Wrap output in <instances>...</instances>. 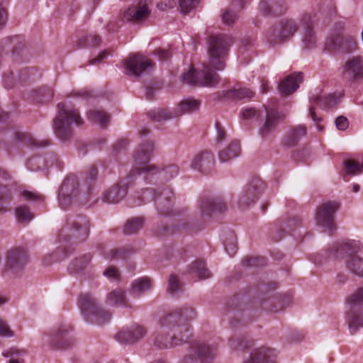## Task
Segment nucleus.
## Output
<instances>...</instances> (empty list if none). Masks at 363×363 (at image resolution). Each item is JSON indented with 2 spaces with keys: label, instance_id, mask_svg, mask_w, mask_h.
<instances>
[{
  "label": "nucleus",
  "instance_id": "nucleus-42",
  "mask_svg": "<svg viewBox=\"0 0 363 363\" xmlns=\"http://www.w3.org/2000/svg\"><path fill=\"white\" fill-rule=\"evenodd\" d=\"M40 74L33 68H24L18 74V81L21 84L33 82L40 77Z\"/></svg>",
  "mask_w": 363,
  "mask_h": 363
},
{
  "label": "nucleus",
  "instance_id": "nucleus-31",
  "mask_svg": "<svg viewBox=\"0 0 363 363\" xmlns=\"http://www.w3.org/2000/svg\"><path fill=\"white\" fill-rule=\"evenodd\" d=\"M150 13L146 4L142 6L129 7L121 15V19L123 22L138 21L146 18Z\"/></svg>",
  "mask_w": 363,
  "mask_h": 363
},
{
  "label": "nucleus",
  "instance_id": "nucleus-57",
  "mask_svg": "<svg viewBox=\"0 0 363 363\" xmlns=\"http://www.w3.org/2000/svg\"><path fill=\"white\" fill-rule=\"evenodd\" d=\"M23 139H27L26 143H27L29 145L36 147H43L49 145V140L48 139H44L42 140H37V138H23Z\"/></svg>",
  "mask_w": 363,
  "mask_h": 363
},
{
  "label": "nucleus",
  "instance_id": "nucleus-39",
  "mask_svg": "<svg viewBox=\"0 0 363 363\" xmlns=\"http://www.w3.org/2000/svg\"><path fill=\"white\" fill-rule=\"evenodd\" d=\"M87 118L91 123H98L101 126H106L110 117L103 111L91 110L87 113Z\"/></svg>",
  "mask_w": 363,
  "mask_h": 363
},
{
  "label": "nucleus",
  "instance_id": "nucleus-7",
  "mask_svg": "<svg viewBox=\"0 0 363 363\" xmlns=\"http://www.w3.org/2000/svg\"><path fill=\"white\" fill-rule=\"evenodd\" d=\"M298 23L293 19L284 18L269 28L265 33L267 42L272 45L289 40L298 30Z\"/></svg>",
  "mask_w": 363,
  "mask_h": 363
},
{
  "label": "nucleus",
  "instance_id": "nucleus-24",
  "mask_svg": "<svg viewBox=\"0 0 363 363\" xmlns=\"http://www.w3.org/2000/svg\"><path fill=\"white\" fill-rule=\"evenodd\" d=\"M303 80V74L301 72H294L287 76L279 84V91L283 96H287L295 92L299 87V84Z\"/></svg>",
  "mask_w": 363,
  "mask_h": 363
},
{
  "label": "nucleus",
  "instance_id": "nucleus-54",
  "mask_svg": "<svg viewBox=\"0 0 363 363\" xmlns=\"http://www.w3.org/2000/svg\"><path fill=\"white\" fill-rule=\"evenodd\" d=\"M242 117L244 119L250 120L254 118H261V113L255 108H244L242 111Z\"/></svg>",
  "mask_w": 363,
  "mask_h": 363
},
{
  "label": "nucleus",
  "instance_id": "nucleus-29",
  "mask_svg": "<svg viewBox=\"0 0 363 363\" xmlns=\"http://www.w3.org/2000/svg\"><path fill=\"white\" fill-rule=\"evenodd\" d=\"M260 9L266 16H279L283 14L286 7L282 0H262Z\"/></svg>",
  "mask_w": 363,
  "mask_h": 363
},
{
  "label": "nucleus",
  "instance_id": "nucleus-52",
  "mask_svg": "<svg viewBox=\"0 0 363 363\" xmlns=\"http://www.w3.org/2000/svg\"><path fill=\"white\" fill-rule=\"evenodd\" d=\"M225 250L226 252L233 257L237 252V245L235 243V238L233 233H230V238L229 242H224Z\"/></svg>",
  "mask_w": 363,
  "mask_h": 363
},
{
  "label": "nucleus",
  "instance_id": "nucleus-48",
  "mask_svg": "<svg viewBox=\"0 0 363 363\" xmlns=\"http://www.w3.org/2000/svg\"><path fill=\"white\" fill-rule=\"evenodd\" d=\"M344 167L347 174H357L362 172L361 165L352 160H345L344 162Z\"/></svg>",
  "mask_w": 363,
  "mask_h": 363
},
{
  "label": "nucleus",
  "instance_id": "nucleus-15",
  "mask_svg": "<svg viewBox=\"0 0 363 363\" xmlns=\"http://www.w3.org/2000/svg\"><path fill=\"white\" fill-rule=\"evenodd\" d=\"M79 194V182L74 175L67 177L63 182L58 196L59 205L65 209Z\"/></svg>",
  "mask_w": 363,
  "mask_h": 363
},
{
  "label": "nucleus",
  "instance_id": "nucleus-33",
  "mask_svg": "<svg viewBox=\"0 0 363 363\" xmlns=\"http://www.w3.org/2000/svg\"><path fill=\"white\" fill-rule=\"evenodd\" d=\"M289 302V299L283 296H273L262 303V307L266 310L277 312L282 310L286 304Z\"/></svg>",
  "mask_w": 363,
  "mask_h": 363
},
{
  "label": "nucleus",
  "instance_id": "nucleus-37",
  "mask_svg": "<svg viewBox=\"0 0 363 363\" xmlns=\"http://www.w3.org/2000/svg\"><path fill=\"white\" fill-rule=\"evenodd\" d=\"M152 286V281L148 277H142L135 280L132 284V291L133 295L139 296L146 291L150 290Z\"/></svg>",
  "mask_w": 363,
  "mask_h": 363
},
{
  "label": "nucleus",
  "instance_id": "nucleus-17",
  "mask_svg": "<svg viewBox=\"0 0 363 363\" xmlns=\"http://www.w3.org/2000/svg\"><path fill=\"white\" fill-rule=\"evenodd\" d=\"M138 174L137 172H134L127 177L121 179L117 184L106 191L103 196L104 201L108 203H118L122 200L127 194V190L133 184L134 177Z\"/></svg>",
  "mask_w": 363,
  "mask_h": 363
},
{
  "label": "nucleus",
  "instance_id": "nucleus-59",
  "mask_svg": "<svg viewBox=\"0 0 363 363\" xmlns=\"http://www.w3.org/2000/svg\"><path fill=\"white\" fill-rule=\"evenodd\" d=\"M0 336L3 337H11L13 336V332L10 330L6 323L0 318Z\"/></svg>",
  "mask_w": 363,
  "mask_h": 363
},
{
  "label": "nucleus",
  "instance_id": "nucleus-50",
  "mask_svg": "<svg viewBox=\"0 0 363 363\" xmlns=\"http://www.w3.org/2000/svg\"><path fill=\"white\" fill-rule=\"evenodd\" d=\"M237 19V13L230 9H225L222 14V21L225 25L231 26Z\"/></svg>",
  "mask_w": 363,
  "mask_h": 363
},
{
  "label": "nucleus",
  "instance_id": "nucleus-34",
  "mask_svg": "<svg viewBox=\"0 0 363 363\" xmlns=\"http://www.w3.org/2000/svg\"><path fill=\"white\" fill-rule=\"evenodd\" d=\"M101 43L102 39L99 35L90 33L80 38L77 41V46L79 48H97Z\"/></svg>",
  "mask_w": 363,
  "mask_h": 363
},
{
  "label": "nucleus",
  "instance_id": "nucleus-28",
  "mask_svg": "<svg viewBox=\"0 0 363 363\" xmlns=\"http://www.w3.org/2000/svg\"><path fill=\"white\" fill-rule=\"evenodd\" d=\"M303 27L302 42L306 48H312L316 44V35L313 30L312 20L309 15L306 14L301 19Z\"/></svg>",
  "mask_w": 363,
  "mask_h": 363
},
{
  "label": "nucleus",
  "instance_id": "nucleus-53",
  "mask_svg": "<svg viewBox=\"0 0 363 363\" xmlns=\"http://www.w3.org/2000/svg\"><path fill=\"white\" fill-rule=\"evenodd\" d=\"M22 196L27 201H35L43 202L44 201V196L38 192H33L30 191H23Z\"/></svg>",
  "mask_w": 363,
  "mask_h": 363
},
{
  "label": "nucleus",
  "instance_id": "nucleus-49",
  "mask_svg": "<svg viewBox=\"0 0 363 363\" xmlns=\"http://www.w3.org/2000/svg\"><path fill=\"white\" fill-rule=\"evenodd\" d=\"M200 0H179V7L184 14H188L196 7Z\"/></svg>",
  "mask_w": 363,
  "mask_h": 363
},
{
  "label": "nucleus",
  "instance_id": "nucleus-12",
  "mask_svg": "<svg viewBox=\"0 0 363 363\" xmlns=\"http://www.w3.org/2000/svg\"><path fill=\"white\" fill-rule=\"evenodd\" d=\"M264 188L265 184L260 178H253L239 195L238 207L244 209L254 203L259 199Z\"/></svg>",
  "mask_w": 363,
  "mask_h": 363
},
{
  "label": "nucleus",
  "instance_id": "nucleus-41",
  "mask_svg": "<svg viewBox=\"0 0 363 363\" xmlns=\"http://www.w3.org/2000/svg\"><path fill=\"white\" fill-rule=\"evenodd\" d=\"M91 259L90 254H86L72 261L68 267V270L71 273H77L84 269L89 263Z\"/></svg>",
  "mask_w": 363,
  "mask_h": 363
},
{
  "label": "nucleus",
  "instance_id": "nucleus-26",
  "mask_svg": "<svg viewBox=\"0 0 363 363\" xmlns=\"http://www.w3.org/2000/svg\"><path fill=\"white\" fill-rule=\"evenodd\" d=\"M286 118V115L277 109L266 108V119L263 125L260 128V133L263 135L272 133L277 128L279 123Z\"/></svg>",
  "mask_w": 363,
  "mask_h": 363
},
{
  "label": "nucleus",
  "instance_id": "nucleus-2",
  "mask_svg": "<svg viewBox=\"0 0 363 363\" xmlns=\"http://www.w3.org/2000/svg\"><path fill=\"white\" fill-rule=\"evenodd\" d=\"M196 316L191 307L177 309L160 319L159 328L154 344L159 348H168L189 341L191 336V327L187 321Z\"/></svg>",
  "mask_w": 363,
  "mask_h": 363
},
{
  "label": "nucleus",
  "instance_id": "nucleus-5",
  "mask_svg": "<svg viewBox=\"0 0 363 363\" xmlns=\"http://www.w3.org/2000/svg\"><path fill=\"white\" fill-rule=\"evenodd\" d=\"M89 234V220L85 216L70 217L58 235L61 243H79L86 240Z\"/></svg>",
  "mask_w": 363,
  "mask_h": 363
},
{
  "label": "nucleus",
  "instance_id": "nucleus-64",
  "mask_svg": "<svg viewBox=\"0 0 363 363\" xmlns=\"http://www.w3.org/2000/svg\"><path fill=\"white\" fill-rule=\"evenodd\" d=\"M111 53L107 50H103L99 52V55L96 58L89 60L87 64L91 65L100 62L104 59L106 58Z\"/></svg>",
  "mask_w": 363,
  "mask_h": 363
},
{
  "label": "nucleus",
  "instance_id": "nucleus-13",
  "mask_svg": "<svg viewBox=\"0 0 363 363\" xmlns=\"http://www.w3.org/2000/svg\"><path fill=\"white\" fill-rule=\"evenodd\" d=\"M190 348L191 354L185 356L180 363H196L198 359L201 363H208L216 354V347L198 341L193 342Z\"/></svg>",
  "mask_w": 363,
  "mask_h": 363
},
{
  "label": "nucleus",
  "instance_id": "nucleus-21",
  "mask_svg": "<svg viewBox=\"0 0 363 363\" xmlns=\"http://www.w3.org/2000/svg\"><path fill=\"white\" fill-rule=\"evenodd\" d=\"M328 46L331 50L349 53L357 48L355 40L351 36H342L339 33L334 34L329 40Z\"/></svg>",
  "mask_w": 363,
  "mask_h": 363
},
{
  "label": "nucleus",
  "instance_id": "nucleus-55",
  "mask_svg": "<svg viewBox=\"0 0 363 363\" xmlns=\"http://www.w3.org/2000/svg\"><path fill=\"white\" fill-rule=\"evenodd\" d=\"M182 287V285L178 279V278L174 275L172 274L169 277V288L168 290L171 293H176L178 292Z\"/></svg>",
  "mask_w": 363,
  "mask_h": 363
},
{
  "label": "nucleus",
  "instance_id": "nucleus-4",
  "mask_svg": "<svg viewBox=\"0 0 363 363\" xmlns=\"http://www.w3.org/2000/svg\"><path fill=\"white\" fill-rule=\"evenodd\" d=\"M154 145L147 140L139 145L134 155L135 167L134 172L138 175H143L144 179L147 183H156L167 181L177 176L179 173V167L175 164H170L162 169L153 164H148L149 161L153 157Z\"/></svg>",
  "mask_w": 363,
  "mask_h": 363
},
{
  "label": "nucleus",
  "instance_id": "nucleus-1",
  "mask_svg": "<svg viewBox=\"0 0 363 363\" xmlns=\"http://www.w3.org/2000/svg\"><path fill=\"white\" fill-rule=\"evenodd\" d=\"M230 39L225 35H213L208 38V60L203 65L200 72L194 68L183 73V82L191 86L214 87L220 82V76L215 71L223 70L228 56Z\"/></svg>",
  "mask_w": 363,
  "mask_h": 363
},
{
  "label": "nucleus",
  "instance_id": "nucleus-23",
  "mask_svg": "<svg viewBox=\"0 0 363 363\" xmlns=\"http://www.w3.org/2000/svg\"><path fill=\"white\" fill-rule=\"evenodd\" d=\"M344 75L350 81L363 78V57L355 56L345 62L343 67Z\"/></svg>",
  "mask_w": 363,
  "mask_h": 363
},
{
  "label": "nucleus",
  "instance_id": "nucleus-36",
  "mask_svg": "<svg viewBox=\"0 0 363 363\" xmlns=\"http://www.w3.org/2000/svg\"><path fill=\"white\" fill-rule=\"evenodd\" d=\"M53 90L48 86H42L33 91V99L37 103H46L53 98Z\"/></svg>",
  "mask_w": 363,
  "mask_h": 363
},
{
  "label": "nucleus",
  "instance_id": "nucleus-6",
  "mask_svg": "<svg viewBox=\"0 0 363 363\" xmlns=\"http://www.w3.org/2000/svg\"><path fill=\"white\" fill-rule=\"evenodd\" d=\"M79 305L84 318L89 322L101 325L111 319V313L99 307L96 299L89 294L80 296Z\"/></svg>",
  "mask_w": 363,
  "mask_h": 363
},
{
  "label": "nucleus",
  "instance_id": "nucleus-40",
  "mask_svg": "<svg viewBox=\"0 0 363 363\" xmlns=\"http://www.w3.org/2000/svg\"><path fill=\"white\" fill-rule=\"evenodd\" d=\"M255 93L247 88H240L238 89H231L226 91L225 96L228 99L240 100L244 99H251Z\"/></svg>",
  "mask_w": 363,
  "mask_h": 363
},
{
  "label": "nucleus",
  "instance_id": "nucleus-25",
  "mask_svg": "<svg viewBox=\"0 0 363 363\" xmlns=\"http://www.w3.org/2000/svg\"><path fill=\"white\" fill-rule=\"evenodd\" d=\"M72 328L68 325L60 328L51 338V345L55 349H66L71 346L74 340L71 335Z\"/></svg>",
  "mask_w": 363,
  "mask_h": 363
},
{
  "label": "nucleus",
  "instance_id": "nucleus-18",
  "mask_svg": "<svg viewBox=\"0 0 363 363\" xmlns=\"http://www.w3.org/2000/svg\"><path fill=\"white\" fill-rule=\"evenodd\" d=\"M28 262V253L26 248L16 247L8 251L6 267L13 272L21 270Z\"/></svg>",
  "mask_w": 363,
  "mask_h": 363
},
{
  "label": "nucleus",
  "instance_id": "nucleus-62",
  "mask_svg": "<svg viewBox=\"0 0 363 363\" xmlns=\"http://www.w3.org/2000/svg\"><path fill=\"white\" fill-rule=\"evenodd\" d=\"M154 52L158 56L160 60H167L172 57V52L168 50L158 48L155 50Z\"/></svg>",
  "mask_w": 363,
  "mask_h": 363
},
{
  "label": "nucleus",
  "instance_id": "nucleus-11",
  "mask_svg": "<svg viewBox=\"0 0 363 363\" xmlns=\"http://www.w3.org/2000/svg\"><path fill=\"white\" fill-rule=\"evenodd\" d=\"M154 62L147 57L136 53L128 57L124 61L125 74L139 77L154 68Z\"/></svg>",
  "mask_w": 363,
  "mask_h": 363
},
{
  "label": "nucleus",
  "instance_id": "nucleus-56",
  "mask_svg": "<svg viewBox=\"0 0 363 363\" xmlns=\"http://www.w3.org/2000/svg\"><path fill=\"white\" fill-rule=\"evenodd\" d=\"M98 174L97 169L95 166H91L89 169V172L86 173V177L85 178V182L87 184V191H89L90 185L92 182H94Z\"/></svg>",
  "mask_w": 363,
  "mask_h": 363
},
{
  "label": "nucleus",
  "instance_id": "nucleus-38",
  "mask_svg": "<svg viewBox=\"0 0 363 363\" xmlns=\"http://www.w3.org/2000/svg\"><path fill=\"white\" fill-rule=\"evenodd\" d=\"M190 272L195 274L199 279H204L211 277V272L206 267V264L203 260L199 259L192 263Z\"/></svg>",
  "mask_w": 363,
  "mask_h": 363
},
{
  "label": "nucleus",
  "instance_id": "nucleus-51",
  "mask_svg": "<svg viewBox=\"0 0 363 363\" xmlns=\"http://www.w3.org/2000/svg\"><path fill=\"white\" fill-rule=\"evenodd\" d=\"M243 264L247 267H262L266 264V259L263 257H247L243 260Z\"/></svg>",
  "mask_w": 363,
  "mask_h": 363
},
{
  "label": "nucleus",
  "instance_id": "nucleus-45",
  "mask_svg": "<svg viewBox=\"0 0 363 363\" xmlns=\"http://www.w3.org/2000/svg\"><path fill=\"white\" fill-rule=\"evenodd\" d=\"M133 252L132 248L124 247L119 249H111L108 252H104L106 259H125Z\"/></svg>",
  "mask_w": 363,
  "mask_h": 363
},
{
  "label": "nucleus",
  "instance_id": "nucleus-46",
  "mask_svg": "<svg viewBox=\"0 0 363 363\" xmlns=\"http://www.w3.org/2000/svg\"><path fill=\"white\" fill-rule=\"evenodd\" d=\"M3 354L6 357H9V363H23L26 352L11 348L9 351L4 352Z\"/></svg>",
  "mask_w": 363,
  "mask_h": 363
},
{
  "label": "nucleus",
  "instance_id": "nucleus-60",
  "mask_svg": "<svg viewBox=\"0 0 363 363\" xmlns=\"http://www.w3.org/2000/svg\"><path fill=\"white\" fill-rule=\"evenodd\" d=\"M0 336L3 337H11L13 336V332L10 330L6 323L0 318Z\"/></svg>",
  "mask_w": 363,
  "mask_h": 363
},
{
  "label": "nucleus",
  "instance_id": "nucleus-32",
  "mask_svg": "<svg viewBox=\"0 0 363 363\" xmlns=\"http://www.w3.org/2000/svg\"><path fill=\"white\" fill-rule=\"evenodd\" d=\"M341 96L336 93L329 94L325 96L313 95L311 98L312 104H317L323 109H330L335 106L339 102Z\"/></svg>",
  "mask_w": 363,
  "mask_h": 363
},
{
  "label": "nucleus",
  "instance_id": "nucleus-19",
  "mask_svg": "<svg viewBox=\"0 0 363 363\" xmlns=\"http://www.w3.org/2000/svg\"><path fill=\"white\" fill-rule=\"evenodd\" d=\"M202 216L210 217L215 212H223L226 209V204L220 196L213 198L202 197L198 203Z\"/></svg>",
  "mask_w": 363,
  "mask_h": 363
},
{
  "label": "nucleus",
  "instance_id": "nucleus-43",
  "mask_svg": "<svg viewBox=\"0 0 363 363\" xmlns=\"http://www.w3.org/2000/svg\"><path fill=\"white\" fill-rule=\"evenodd\" d=\"M16 216L18 221L22 223H28L34 218V215L26 205L19 206L16 208Z\"/></svg>",
  "mask_w": 363,
  "mask_h": 363
},
{
  "label": "nucleus",
  "instance_id": "nucleus-27",
  "mask_svg": "<svg viewBox=\"0 0 363 363\" xmlns=\"http://www.w3.org/2000/svg\"><path fill=\"white\" fill-rule=\"evenodd\" d=\"M277 352L274 349L262 347L253 350L249 359L243 363H276Z\"/></svg>",
  "mask_w": 363,
  "mask_h": 363
},
{
  "label": "nucleus",
  "instance_id": "nucleus-3",
  "mask_svg": "<svg viewBox=\"0 0 363 363\" xmlns=\"http://www.w3.org/2000/svg\"><path fill=\"white\" fill-rule=\"evenodd\" d=\"M136 199H128V205L131 207L143 205L147 202L155 201L157 205V211L162 215H172L174 221L177 223L174 225L172 229L166 227L165 232L171 233L179 232L182 230L190 231L192 228L187 223V217L183 212L172 211V190L168 186L159 187L158 189L146 188L142 192L137 193Z\"/></svg>",
  "mask_w": 363,
  "mask_h": 363
},
{
  "label": "nucleus",
  "instance_id": "nucleus-63",
  "mask_svg": "<svg viewBox=\"0 0 363 363\" xmlns=\"http://www.w3.org/2000/svg\"><path fill=\"white\" fill-rule=\"evenodd\" d=\"M3 80L4 86L8 89L13 88L15 86V77L13 72L5 74Z\"/></svg>",
  "mask_w": 363,
  "mask_h": 363
},
{
  "label": "nucleus",
  "instance_id": "nucleus-14",
  "mask_svg": "<svg viewBox=\"0 0 363 363\" xmlns=\"http://www.w3.org/2000/svg\"><path fill=\"white\" fill-rule=\"evenodd\" d=\"M351 313L348 316V324L350 333L354 334L359 327H363V313L353 311L356 307L363 304V287L347 298Z\"/></svg>",
  "mask_w": 363,
  "mask_h": 363
},
{
  "label": "nucleus",
  "instance_id": "nucleus-35",
  "mask_svg": "<svg viewBox=\"0 0 363 363\" xmlns=\"http://www.w3.org/2000/svg\"><path fill=\"white\" fill-rule=\"evenodd\" d=\"M106 303L110 306L128 307L129 305L125 299V293L121 289L114 290L107 295Z\"/></svg>",
  "mask_w": 363,
  "mask_h": 363
},
{
  "label": "nucleus",
  "instance_id": "nucleus-58",
  "mask_svg": "<svg viewBox=\"0 0 363 363\" xmlns=\"http://www.w3.org/2000/svg\"><path fill=\"white\" fill-rule=\"evenodd\" d=\"M335 125L338 130H345L348 128L349 122L346 117L340 116L335 120Z\"/></svg>",
  "mask_w": 363,
  "mask_h": 363
},
{
  "label": "nucleus",
  "instance_id": "nucleus-44",
  "mask_svg": "<svg viewBox=\"0 0 363 363\" xmlns=\"http://www.w3.org/2000/svg\"><path fill=\"white\" fill-rule=\"evenodd\" d=\"M143 218L136 217L128 220L124 227V233L127 235H131L138 233L143 227Z\"/></svg>",
  "mask_w": 363,
  "mask_h": 363
},
{
  "label": "nucleus",
  "instance_id": "nucleus-61",
  "mask_svg": "<svg viewBox=\"0 0 363 363\" xmlns=\"http://www.w3.org/2000/svg\"><path fill=\"white\" fill-rule=\"evenodd\" d=\"M239 296L235 295L230 301L228 302L227 305L228 308H231L232 311L234 312L233 315L235 316L238 314H240V311H238V308L240 305L238 304Z\"/></svg>",
  "mask_w": 363,
  "mask_h": 363
},
{
  "label": "nucleus",
  "instance_id": "nucleus-20",
  "mask_svg": "<svg viewBox=\"0 0 363 363\" xmlns=\"http://www.w3.org/2000/svg\"><path fill=\"white\" fill-rule=\"evenodd\" d=\"M215 165L214 155L211 151L203 150L198 153L191 162V167L203 174L210 173Z\"/></svg>",
  "mask_w": 363,
  "mask_h": 363
},
{
  "label": "nucleus",
  "instance_id": "nucleus-47",
  "mask_svg": "<svg viewBox=\"0 0 363 363\" xmlns=\"http://www.w3.org/2000/svg\"><path fill=\"white\" fill-rule=\"evenodd\" d=\"M229 345L233 350H245L250 346V342L243 337H234L230 340Z\"/></svg>",
  "mask_w": 363,
  "mask_h": 363
},
{
  "label": "nucleus",
  "instance_id": "nucleus-10",
  "mask_svg": "<svg viewBox=\"0 0 363 363\" xmlns=\"http://www.w3.org/2000/svg\"><path fill=\"white\" fill-rule=\"evenodd\" d=\"M72 122L79 126L83 124V120L78 110L62 109L54 120V129L57 136H69L71 135L70 124Z\"/></svg>",
  "mask_w": 363,
  "mask_h": 363
},
{
  "label": "nucleus",
  "instance_id": "nucleus-30",
  "mask_svg": "<svg viewBox=\"0 0 363 363\" xmlns=\"http://www.w3.org/2000/svg\"><path fill=\"white\" fill-rule=\"evenodd\" d=\"M241 152L240 141L237 139L231 140L225 147L218 152V158L221 162H227L238 157Z\"/></svg>",
  "mask_w": 363,
  "mask_h": 363
},
{
  "label": "nucleus",
  "instance_id": "nucleus-8",
  "mask_svg": "<svg viewBox=\"0 0 363 363\" xmlns=\"http://www.w3.org/2000/svg\"><path fill=\"white\" fill-rule=\"evenodd\" d=\"M356 246L354 242L337 243L333 246L331 254L336 258H344L348 255L347 268L354 274L363 277V258L352 255L357 252Z\"/></svg>",
  "mask_w": 363,
  "mask_h": 363
},
{
  "label": "nucleus",
  "instance_id": "nucleus-16",
  "mask_svg": "<svg viewBox=\"0 0 363 363\" xmlns=\"http://www.w3.org/2000/svg\"><path fill=\"white\" fill-rule=\"evenodd\" d=\"M340 208V203L336 201L323 203L317 209L315 220L317 224L329 230L335 228V213Z\"/></svg>",
  "mask_w": 363,
  "mask_h": 363
},
{
  "label": "nucleus",
  "instance_id": "nucleus-9",
  "mask_svg": "<svg viewBox=\"0 0 363 363\" xmlns=\"http://www.w3.org/2000/svg\"><path fill=\"white\" fill-rule=\"evenodd\" d=\"M200 105L199 101L188 98L180 102L178 111H172L168 108H158L148 112L147 115L152 121L162 122L176 118L184 113L195 111L199 108Z\"/></svg>",
  "mask_w": 363,
  "mask_h": 363
},
{
  "label": "nucleus",
  "instance_id": "nucleus-22",
  "mask_svg": "<svg viewBox=\"0 0 363 363\" xmlns=\"http://www.w3.org/2000/svg\"><path fill=\"white\" fill-rule=\"evenodd\" d=\"M146 333L147 330L144 327L133 325L119 331L115 338L121 343H133L143 337Z\"/></svg>",
  "mask_w": 363,
  "mask_h": 363
}]
</instances>
